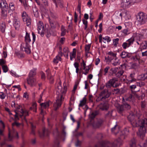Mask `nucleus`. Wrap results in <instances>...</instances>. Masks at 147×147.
Wrapping results in <instances>:
<instances>
[{
  "mask_svg": "<svg viewBox=\"0 0 147 147\" xmlns=\"http://www.w3.org/2000/svg\"><path fill=\"white\" fill-rule=\"evenodd\" d=\"M64 87L62 88L61 82L59 81L57 84L55 88L56 94L57 95L56 102L53 105L54 109L57 110L61 105V101L64 99L65 95L67 90V87L65 83L63 84Z\"/></svg>",
  "mask_w": 147,
  "mask_h": 147,
  "instance_id": "f257e3e1",
  "label": "nucleus"
},
{
  "mask_svg": "<svg viewBox=\"0 0 147 147\" xmlns=\"http://www.w3.org/2000/svg\"><path fill=\"white\" fill-rule=\"evenodd\" d=\"M134 117V115L130 114L128 118L129 121L132 122L131 124L133 127H138L141 125L140 127L139 131L137 132V134L141 138H143L145 136L146 129H147V119L144 118L142 120V121H133Z\"/></svg>",
  "mask_w": 147,
  "mask_h": 147,
  "instance_id": "f03ea898",
  "label": "nucleus"
},
{
  "mask_svg": "<svg viewBox=\"0 0 147 147\" xmlns=\"http://www.w3.org/2000/svg\"><path fill=\"white\" fill-rule=\"evenodd\" d=\"M138 24L142 25L145 24L147 20V15L143 13H140L137 18Z\"/></svg>",
  "mask_w": 147,
  "mask_h": 147,
  "instance_id": "7ed1b4c3",
  "label": "nucleus"
},
{
  "mask_svg": "<svg viewBox=\"0 0 147 147\" xmlns=\"http://www.w3.org/2000/svg\"><path fill=\"white\" fill-rule=\"evenodd\" d=\"M135 3L134 0H121V6L124 8L130 7Z\"/></svg>",
  "mask_w": 147,
  "mask_h": 147,
  "instance_id": "20e7f679",
  "label": "nucleus"
},
{
  "mask_svg": "<svg viewBox=\"0 0 147 147\" xmlns=\"http://www.w3.org/2000/svg\"><path fill=\"white\" fill-rule=\"evenodd\" d=\"M37 28L38 33L43 36L45 33V30L44 25L42 22L40 21H39L37 22Z\"/></svg>",
  "mask_w": 147,
  "mask_h": 147,
  "instance_id": "39448f33",
  "label": "nucleus"
},
{
  "mask_svg": "<svg viewBox=\"0 0 147 147\" xmlns=\"http://www.w3.org/2000/svg\"><path fill=\"white\" fill-rule=\"evenodd\" d=\"M136 38L139 40L143 38H147V28L141 30L140 34H137Z\"/></svg>",
  "mask_w": 147,
  "mask_h": 147,
  "instance_id": "423d86ee",
  "label": "nucleus"
},
{
  "mask_svg": "<svg viewBox=\"0 0 147 147\" xmlns=\"http://www.w3.org/2000/svg\"><path fill=\"white\" fill-rule=\"evenodd\" d=\"M117 80L116 78H113L110 80L106 84L107 87L109 88L112 86L113 87H115L118 86L119 85L116 83Z\"/></svg>",
  "mask_w": 147,
  "mask_h": 147,
  "instance_id": "0eeeda50",
  "label": "nucleus"
},
{
  "mask_svg": "<svg viewBox=\"0 0 147 147\" xmlns=\"http://www.w3.org/2000/svg\"><path fill=\"white\" fill-rule=\"evenodd\" d=\"M22 17L23 21L26 22L27 26H29L31 24L30 19L26 12H23L22 13Z\"/></svg>",
  "mask_w": 147,
  "mask_h": 147,
  "instance_id": "6e6552de",
  "label": "nucleus"
},
{
  "mask_svg": "<svg viewBox=\"0 0 147 147\" xmlns=\"http://www.w3.org/2000/svg\"><path fill=\"white\" fill-rule=\"evenodd\" d=\"M82 66L81 69L82 70L83 74L85 75H86L88 73L90 68L88 66H86L85 63L83 60H82V62L81 63Z\"/></svg>",
  "mask_w": 147,
  "mask_h": 147,
  "instance_id": "1a4fd4ad",
  "label": "nucleus"
},
{
  "mask_svg": "<svg viewBox=\"0 0 147 147\" xmlns=\"http://www.w3.org/2000/svg\"><path fill=\"white\" fill-rule=\"evenodd\" d=\"M28 115V112L27 111H24L23 110L21 109L20 111H18L17 112H16V114L15 117L16 119H18V117L19 116L21 117L23 115Z\"/></svg>",
  "mask_w": 147,
  "mask_h": 147,
  "instance_id": "9d476101",
  "label": "nucleus"
},
{
  "mask_svg": "<svg viewBox=\"0 0 147 147\" xmlns=\"http://www.w3.org/2000/svg\"><path fill=\"white\" fill-rule=\"evenodd\" d=\"M27 80L28 84L31 86H33L36 84V80L34 77H28L27 78Z\"/></svg>",
  "mask_w": 147,
  "mask_h": 147,
  "instance_id": "9b49d317",
  "label": "nucleus"
},
{
  "mask_svg": "<svg viewBox=\"0 0 147 147\" xmlns=\"http://www.w3.org/2000/svg\"><path fill=\"white\" fill-rule=\"evenodd\" d=\"M0 7L2 10V12L8 7V5L6 1L4 0H1L0 3Z\"/></svg>",
  "mask_w": 147,
  "mask_h": 147,
  "instance_id": "f8f14e48",
  "label": "nucleus"
},
{
  "mask_svg": "<svg viewBox=\"0 0 147 147\" xmlns=\"http://www.w3.org/2000/svg\"><path fill=\"white\" fill-rule=\"evenodd\" d=\"M126 108L127 109H129L130 108V106L127 103H125L123 105H121L118 107L119 112L120 113L121 112L124 110V108Z\"/></svg>",
  "mask_w": 147,
  "mask_h": 147,
  "instance_id": "ddd939ff",
  "label": "nucleus"
},
{
  "mask_svg": "<svg viewBox=\"0 0 147 147\" xmlns=\"http://www.w3.org/2000/svg\"><path fill=\"white\" fill-rule=\"evenodd\" d=\"M13 25L16 28H18L19 26L20 22L19 19L17 18V16L13 17Z\"/></svg>",
  "mask_w": 147,
  "mask_h": 147,
  "instance_id": "4468645a",
  "label": "nucleus"
},
{
  "mask_svg": "<svg viewBox=\"0 0 147 147\" xmlns=\"http://www.w3.org/2000/svg\"><path fill=\"white\" fill-rule=\"evenodd\" d=\"M24 44H22L21 45V47H22V46H23L24 48V50L26 52L27 54L30 53V50L29 44H26L25 46H24Z\"/></svg>",
  "mask_w": 147,
  "mask_h": 147,
  "instance_id": "2eb2a0df",
  "label": "nucleus"
},
{
  "mask_svg": "<svg viewBox=\"0 0 147 147\" xmlns=\"http://www.w3.org/2000/svg\"><path fill=\"white\" fill-rule=\"evenodd\" d=\"M54 3H55L56 6L57 7L58 6H59L60 7H63V3L61 0H52Z\"/></svg>",
  "mask_w": 147,
  "mask_h": 147,
  "instance_id": "dca6fc26",
  "label": "nucleus"
},
{
  "mask_svg": "<svg viewBox=\"0 0 147 147\" xmlns=\"http://www.w3.org/2000/svg\"><path fill=\"white\" fill-rule=\"evenodd\" d=\"M46 72L47 73V78L49 80L50 83H53L54 82V80L53 77L51 75L49 69H48L46 71Z\"/></svg>",
  "mask_w": 147,
  "mask_h": 147,
  "instance_id": "f3484780",
  "label": "nucleus"
},
{
  "mask_svg": "<svg viewBox=\"0 0 147 147\" xmlns=\"http://www.w3.org/2000/svg\"><path fill=\"white\" fill-rule=\"evenodd\" d=\"M26 44H28L31 41L30 38V34L27 32H26V35L25 37Z\"/></svg>",
  "mask_w": 147,
  "mask_h": 147,
  "instance_id": "a211bd4d",
  "label": "nucleus"
},
{
  "mask_svg": "<svg viewBox=\"0 0 147 147\" xmlns=\"http://www.w3.org/2000/svg\"><path fill=\"white\" fill-rule=\"evenodd\" d=\"M130 30L127 28L123 30L122 31V35L125 36L131 33Z\"/></svg>",
  "mask_w": 147,
  "mask_h": 147,
  "instance_id": "6ab92c4d",
  "label": "nucleus"
},
{
  "mask_svg": "<svg viewBox=\"0 0 147 147\" xmlns=\"http://www.w3.org/2000/svg\"><path fill=\"white\" fill-rule=\"evenodd\" d=\"M141 51H142L143 49H145L147 47V41L143 42L140 45Z\"/></svg>",
  "mask_w": 147,
  "mask_h": 147,
  "instance_id": "aec40b11",
  "label": "nucleus"
},
{
  "mask_svg": "<svg viewBox=\"0 0 147 147\" xmlns=\"http://www.w3.org/2000/svg\"><path fill=\"white\" fill-rule=\"evenodd\" d=\"M63 52L64 56L68 58V53L69 52L68 48L66 47H65L63 49Z\"/></svg>",
  "mask_w": 147,
  "mask_h": 147,
  "instance_id": "412c9836",
  "label": "nucleus"
},
{
  "mask_svg": "<svg viewBox=\"0 0 147 147\" xmlns=\"http://www.w3.org/2000/svg\"><path fill=\"white\" fill-rule=\"evenodd\" d=\"M126 28L131 30L132 28V23L131 22H125V23Z\"/></svg>",
  "mask_w": 147,
  "mask_h": 147,
  "instance_id": "4be33fe9",
  "label": "nucleus"
},
{
  "mask_svg": "<svg viewBox=\"0 0 147 147\" xmlns=\"http://www.w3.org/2000/svg\"><path fill=\"white\" fill-rule=\"evenodd\" d=\"M61 57L59 55H57L54 59L53 62L54 63L57 64L59 61H61Z\"/></svg>",
  "mask_w": 147,
  "mask_h": 147,
  "instance_id": "5701e85b",
  "label": "nucleus"
},
{
  "mask_svg": "<svg viewBox=\"0 0 147 147\" xmlns=\"http://www.w3.org/2000/svg\"><path fill=\"white\" fill-rule=\"evenodd\" d=\"M91 47V44H89L85 45V47L86 55L87 56L88 53H90L89 50Z\"/></svg>",
  "mask_w": 147,
  "mask_h": 147,
  "instance_id": "b1692460",
  "label": "nucleus"
},
{
  "mask_svg": "<svg viewBox=\"0 0 147 147\" xmlns=\"http://www.w3.org/2000/svg\"><path fill=\"white\" fill-rule=\"evenodd\" d=\"M9 12L14 11L15 9V7L14 3L10 2L9 4Z\"/></svg>",
  "mask_w": 147,
  "mask_h": 147,
  "instance_id": "393cba45",
  "label": "nucleus"
},
{
  "mask_svg": "<svg viewBox=\"0 0 147 147\" xmlns=\"http://www.w3.org/2000/svg\"><path fill=\"white\" fill-rule=\"evenodd\" d=\"M36 73V69H33L31 70L30 71L29 75V77H34Z\"/></svg>",
  "mask_w": 147,
  "mask_h": 147,
  "instance_id": "a878e982",
  "label": "nucleus"
},
{
  "mask_svg": "<svg viewBox=\"0 0 147 147\" xmlns=\"http://www.w3.org/2000/svg\"><path fill=\"white\" fill-rule=\"evenodd\" d=\"M111 41V39L108 36H106L103 38L102 41L104 43H106V42L109 43Z\"/></svg>",
  "mask_w": 147,
  "mask_h": 147,
  "instance_id": "bb28decb",
  "label": "nucleus"
},
{
  "mask_svg": "<svg viewBox=\"0 0 147 147\" xmlns=\"http://www.w3.org/2000/svg\"><path fill=\"white\" fill-rule=\"evenodd\" d=\"M6 28L5 24V23H2L0 27V30L3 33L5 32Z\"/></svg>",
  "mask_w": 147,
  "mask_h": 147,
  "instance_id": "cd10ccee",
  "label": "nucleus"
},
{
  "mask_svg": "<svg viewBox=\"0 0 147 147\" xmlns=\"http://www.w3.org/2000/svg\"><path fill=\"white\" fill-rule=\"evenodd\" d=\"M36 103L35 102H33L32 103V107L30 108L31 110H32L33 111L36 112Z\"/></svg>",
  "mask_w": 147,
  "mask_h": 147,
  "instance_id": "c85d7f7f",
  "label": "nucleus"
},
{
  "mask_svg": "<svg viewBox=\"0 0 147 147\" xmlns=\"http://www.w3.org/2000/svg\"><path fill=\"white\" fill-rule=\"evenodd\" d=\"M49 20L51 27H55L56 26L57 22L55 21L51 20L50 18L49 19Z\"/></svg>",
  "mask_w": 147,
  "mask_h": 147,
  "instance_id": "c756f323",
  "label": "nucleus"
},
{
  "mask_svg": "<svg viewBox=\"0 0 147 147\" xmlns=\"http://www.w3.org/2000/svg\"><path fill=\"white\" fill-rule=\"evenodd\" d=\"M86 99L85 96H84L82 100L80 101V103L79 104L80 106H82L85 105L86 103Z\"/></svg>",
  "mask_w": 147,
  "mask_h": 147,
  "instance_id": "7c9ffc66",
  "label": "nucleus"
},
{
  "mask_svg": "<svg viewBox=\"0 0 147 147\" xmlns=\"http://www.w3.org/2000/svg\"><path fill=\"white\" fill-rule=\"evenodd\" d=\"M49 102H46L42 103L40 104L41 107L43 108H46L48 107L49 105Z\"/></svg>",
  "mask_w": 147,
  "mask_h": 147,
  "instance_id": "2f4dec72",
  "label": "nucleus"
},
{
  "mask_svg": "<svg viewBox=\"0 0 147 147\" xmlns=\"http://www.w3.org/2000/svg\"><path fill=\"white\" fill-rule=\"evenodd\" d=\"M128 53L125 51L122 52L120 56L121 58H124L128 57Z\"/></svg>",
  "mask_w": 147,
  "mask_h": 147,
  "instance_id": "473e14b6",
  "label": "nucleus"
},
{
  "mask_svg": "<svg viewBox=\"0 0 147 147\" xmlns=\"http://www.w3.org/2000/svg\"><path fill=\"white\" fill-rule=\"evenodd\" d=\"M74 65L76 69V72L77 74H78L79 70V64L78 63L76 62L74 63Z\"/></svg>",
  "mask_w": 147,
  "mask_h": 147,
  "instance_id": "72a5a7b5",
  "label": "nucleus"
},
{
  "mask_svg": "<svg viewBox=\"0 0 147 147\" xmlns=\"http://www.w3.org/2000/svg\"><path fill=\"white\" fill-rule=\"evenodd\" d=\"M134 41V39L133 38L128 39L127 42L128 44V47H129L130 45H132Z\"/></svg>",
  "mask_w": 147,
  "mask_h": 147,
  "instance_id": "f704fd0d",
  "label": "nucleus"
},
{
  "mask_svg": "<svg viewBox=\"0 0 147 147\" xmlns=\"http://www.w3.org/2000/svg\"><path fill=\"white\" fill-rule=\"evenodd\" d=\"M61 36H64L66 32V29L65 28V27L63 26H62L61 28Z\"/></svg>",
  "mask_w": 147,
  "mask_h": 147,
  "instance_id": "c9c22d12",
  "label": "nucleus"
},
{
  "mask_svg": "<svg viewBox=\"0 0 147 147\" xmlns=\"http://www.w3.org/2000/svg\"><path fill=\"white\" fill-rule=\"evenodd\" d=\"M78 84V83H76L74 85V87L72 91V94L74 95L75 94V91L77 88Z\"/></svg>",
  "mask_w": 147,
  "mask_h": 147,
  "instance_id": "e433bc0d",
  "label": "nucleus"
},
{
  "mask_svg": "<svg viewBox=\"0 0 147 147\" xmlns=\"http://www.w3.org/2000/svg\"><path fill=\"white\" fill-rule=\"evenodd\" d=\"M2 69H3V72L6 73L7 72L8 68L7 65H3L2 66Z\"/></svg>",
  "mask_w": 147,
  "mask_h": 147,
  "instance_id": "4c0bfd02",
  "label": "nucleus"
},
{
  "mask_svg": "<svg viewBox=\"0 0 147 147\" xmlns=\"http://www.w3.org/2000/svg\"><path fill=\"white\" fill-rule=\"evenodd\" d=\"M10 74L12 76L14 77H19V76L16 74V73L15 71H14L12 70H11L10 71Z\"/></svg>",
  "mask_w": 147,
  "mask_h": 147,
  "instance_id": "58836bf2",
  "label": "nucleus"
},
{
  "mask_svg": "<svg viewBox=\"0 0 147 147\" xmlns=\"http://www.w3.org/2000/svg\"><path fill=\"white\" fill-rule=\"evenodd\" d=\"M109 108V105L107 104H104L103 105V107L101 109L103 110H106Z\"/></svg>",
  "mask_w": 147,
  "mask_h": 147,
  "instance_id": "ea45409f",
  "label": "nucleus"
},
{
  "mask_svg": "<svg viewBox=\"0 0 147 147\" xmlns=\"http://www.w3.org/2000/svg\"><path fill=\"white\" fill-rule=\"evenodd\" d=\"M136 80L134 78H128V82H127V84H130L133 82L136 81Z\"/></svg>",
  "mask_w": 147,
  "mask_h": 147,
  "instance_id": "a19ab883",
  "label": "nucleus"
},
{
  "mask_svg": "<svg viewBox=\"0 0 147 147\" xmlns=\"http://www.w3.org/2000/svg\"><path fill=\"white\" fill-rule=\"evenodd\" d=\"M119 40V39L118 38H116L113 39V45L115 46H116L118 44V42Z\"/></svg>",
  "mask_w": 147,
  "mask_h": 147,
  "instance_id": "79ce46f5",
  "label": "nucleus"
},
{
  "mask_svg": "<svg viewBox=\"0 0 147 147\" xmlns=\"http://www.w3.org/2000/svg\"><path fill=\"white\" fill-rule=\"evenodd\" d=\"M76 53V50L75 49H74L73 50V51L72 53H70V55L75 57Z\"/></svg>",
  "mask_w": 147,
  "mask_h": 147,
  "instance_id": "37998d69",
  "label": "nucleus"
},
{
  "mask_svg": "<svg viewBox=\"0 0 147 147\" xmlns=\"http://www.w3.org/2000/svg\"><path fill=\"white\" fill-rule=\"evenodd\" d=\"M123 73V70L119 71L116 74L117 77H119L122 75Z\"/></svg>",
  "mask_w": 147,
  "mask_h": 147,
  "instance_id": "c03bdc74",
  "label": "nucleus"
},
{
  "mask_svg": "<svg viewBox=\"0 0 147 147\" xmlns=\"http://www.w3.org/2000/svg\"><path fill=\"white\" fill-rule=\"evenodd\" d=\"M5 94L2 92H0V98L2 99L5 98Z\"/></svg>",
  "mask_w": 147,
  "mask_h": 147,
  "instance_id": "a18cd8bd",
  "label": "nucleus"
},
{
  "mask_svg": "<svg viewBox=\"0 0 147 147\" xmlns=\"http://www.w3.org/2000/svg\"><path fill=\"white\" fill-rule=\"evenodd\" d=\"M109 55L113 57H116V54L115 53H113L112 52L110 51L108 53Z\"/></svg>",
  "mask_w": 147,
  "mask_h": 147,
  "instance_id": "49530a36",
  "label": "nucleus"
},
{
  "mask_svg": "<svg viewBox=\"0 0 147 147\" xmlns=\"http://www.w3.org/2000/svg\"><path fill=\"white\" fill-rule=\"evenodd\" d=\"M119 60L117 59H115V61L112 63V64L114 66H116L119 64Z\"/></svg>",
  "mask_w": 147,
  "mask_h": 147,
  "instance_id": "de8ad7c7",
  "label": "nucleus"
},
{
  "mask_svg": "<svg viewBox=\"0 0 147 147\" xmlns=\"http://www.w3.org/2000/svg\"><path fill=\"white\" fill-rule=\"evenodd\" d=\"M110 67L109 66H107L106 68L104 69V75H106V74L108 73V70L109 69Z\"/></svg>",
  "mask_w": 147,
  "mask_h": 147,
  "instance_id": "09e8293b",
  "label": "nucleus"
},
{
  "mask_svg": "<svg viewBox=\"0 0 147 147\" xmlns=\"http://www.w3.org/2000/svg\"><path fill=\"white\" fill-rule=\"evenodd\" d=\"M6 63L5 60H4L3 59H0V65H3Z\"/></svg>",
  "mask_w": 147,
  "mask_h": 147,
  "instance_id": "8fccbe9b",
  "label": "nucleus"
},
{
  "mask_svg": "<svg viewBox=\"0 0 147 147\" xmlns=\"http://www.w3.org/2000/svg\"><path fill=\"white\" fill-rule=\"evenodd\" d=\"M32 44H33L35 41L36 36L33 32L32 33Z\"/></svg>",
  "mask_w": 147,
  "mask_h": 147,
  "instance_id": "3c124183",
  "label": "nucleus"
},
{
  "mask_svg": "<svg viewBox=\"0 0 147 147\" xmlns=\"http://www.w3.org/2000/svg\"><path fill=\"white\" fill-rule=\"evenodd\" d=\"M117 144L118 145H120L123 142L122 140L120 138H119L117 140Z\"/></svg>",
  "mask_w": 147,
  "mask_h": 147,
  "instance_id": "603ef678",
  "label": "nucleus"
},
{
  "mask_svg": "<svg viewBox=\"0 0 147 147\" xmlns=\"http://www.w3.org/2000/svg\"><path fill=\"white\" fill-rule=\"evenodd\" d=\"M122 47L124 49H126L127 47H128V44L127 42H124L122 45Z\"/></svg>",
  "mask_w": 147,
  "mask_h": 147,
  "instance_id": "864d4df0",
  "label": "nucleus"
},
{
  "mask_svg": "<svg viewBox=\"0 0 147 147\" xmlns=\"http://www.w3.org/2000/svg\"><path fill=\"white\" fill-rule=\"evenodd\" d=\"M99 26L100 29L98 30V31L100 33L102 30V23H100L99 24Z\"/></svg>",
  "mask_w": 147,
  "mask_h": 147,
  "instance_id": "5fc2aeb1",
  "label": "nucleus"
},
{
  "mask_svg": "<svg viewBox=\"0 0 147 147\" xmlns=\"http://www.w3.org/2000/svg\"><path fill=\"white\" fill-rule=\"evenodd\" d=\"M2 56L5 58H6L7 56V52L5 51H3V52Z\"/></svg>",
  "mask_w": 147,
  "mask_h": 147,
  "instance_id": "6e6d98bb",
  "label": "nucleus"
},
{
  "mask_svg": "<svg viewBox=\"0 0 147 147\" xmlns=\"http://www.w3.org/2000/svg\"><path fill=\"white\" fill-rule=\"evenodd\" d=\"M78 15L76 13V12H75L74 15V22L75 23H77L78 21Z\"/></svg>",
  "mask_w": 147,
  "mask_h": 147,
  "instance_id": "4d7b16f0",
  "label": "nucleus"
},
{
  "mask_svg": "<svg viewBox=\"0 0 147 147\" xmlns=\"http://www.w3.org/2000/svg\"><path fill=\"white\" fill-rule=\"evenodd\" d=\"M29 94L27 92H25L24 93L23 96L24 97L28 99V97Z\"/></svg>",
  "mask_w": 147,
  "mask_h": 147,
  "instance_id": "13d9d810",
  "label": "nucleus"
},
{
  "mask_svg": "<svg viewBox=\"0 0 147 147\" xmlns=\"http://www.w3.org/2000/svg\"><path fill=\"white\" fill-rule=\"evenodd\" d=\"M43 92H42L41 93V94L40 95V98H39L38 100V102L39 103H40L42 101V96L43 95Z\"/></svg>",
  "mask_w": 147,
  "mask_h": 147,
  "instance_id": "bf43d9fd",
  "label": "nucleus"
},
{
  "mask_svg": "<svg viewBox=\"0 0 147 147\" xmlns=\"http://www.w3.org/2000/svg\"><path fill=\"white\" fill-rule=\"evenodd\" d=\"M42 1L44 5L45 6L48 5V2L47 0H42Z\"/></svg>",
  "mask_w": 147,
  "mask_h": 147,
  "instance_id": "052dcab7",
  "label": "nucleus"
},
{
  "mask_svg": "<svg viewBox=\"0 0 147 147\" xmlns=\"http://www.w3.org/2000/svg\"><path fill=\"white\" fill-rule=\"evenodd\" d=\"M77 10L79 13H81V6L80 4L78 5Z\"/></svg>",
  "mask_w": 147,
  "mask_h": 147,
  "instance_id": "680f3d73",
  "label": "nucleus"
},
{
  "mask_svg": "<svg viewBox=\"0 0 147 147\" xmlns=\"http://www.w3.org/2000/svg\"><path fill=\"white\" fill-rule=\"evenodd\" d=\"M100 60L99 58H97L95 61V64L96 65H97L100 63Z\"/></svg>",
  "mask_w": 147,
  "mask_h": 147,
  "instance_id": "e2e57ef3",
  "label": "nucleus"
},
{
  "mask_svg": "<svg viewBox=\"0 0 147 147\" xmlns=\"http://www.w3.org/2000/svg\"><path fill=\"white\" fill-rule=\"evenodd\" d=\"M0 126L2 127L3 129L5 127V125L3 122L1 120L0 121Z\"/></svg>",
  "mask_w": 147,
  "mask_h": 147,
  "instance_id": "0e129e2a",
  "label": "nucleus"
},
{
  "mask_svg": "<svg viewBox=\"0 0 147 147\" xmlns=\"http://www.w3.org/2000/svg\"><path fill=\"white\" fill-rule=\"evenodd\" d=\"M65 39V38H64V37L61 38V39L60 40V43L62 44H63L64 42Z\"/></svg>",
  "mask_w": 147,
  "mask_h": 147,
  "instance_id": "69168bd1",
  "label": "nucleus"
},
{
  "mask_svg": "<svg viewBox=\"0 0 147 147\" xmlns=\"http://www.w3.org/2000/svg\"><path fill=\"white\" fill-rule=\"evenodd\" d=\"M142 56H147V50L144 52H142Z\"/></svg>",
  "mask_w": 147,
  "mask_h": 147,
  "instance_id": "338daca9",
  "label": "nucleus"
},
{
  "mask_svg": "<svg viewBox=\"0 0 147 147\" xmlns=\"http://www.w3.org/2000/svg\"><path fill=\"white\" fill-rule=\"evenodd\" d=\"M103 17V15L102 13H100L99 15L98 20H100Z\"/></svg>",
  "mask_w": 147,
  "mask_h": 147,
  "instance_id": "774afa93",
  "label": "nucleus"
}]
</instances>
